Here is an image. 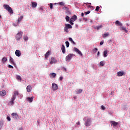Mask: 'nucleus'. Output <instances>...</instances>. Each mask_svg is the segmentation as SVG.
I'll use <instances>...</instances> for the list:
<instances>
[{
    "label": "nucleus",
    "instance_id": "nucleus-1",
    "mask_svg": "<svg viewBox=\"0 0 130 130\" xmlns=\"http://www.w3.org/2000/svg\"><path fill=\"white\" fill-rule=\"evenodd\" d=\"M23 35V31H19L15 36V39L17 41H20L22 39V36Z\"/></svg>",
    "mask_w": 130,
    "mask_h": 130
},
{
    "label": "nucleus",
    "instance_id": "nucleus-2",
    "mask_svg": "<svg viewBox=\"0 0 130 130\" xmlns=\"http://www.w3.org/2000/svg\"><path fill=\"white\" fill-rule=\"evenodd\" d=\"M3 7L6 11H8V12L10 13V14H13L14 13L13 9H12V8H11L10 6L8 5H4Z\"/></svg>",
    "mask_w": 130,
    "mask_h": 130
},
{
    "label": "nucleus",
    "instance_id": "nucleus-3",
    "mask_svg": "<svg viewBox=\"0 0 130 130\" xmlns=\"http://www.w3.org/2000/svg\"><path fill=\"white\" fill-rule=\"evenodd\" d=\"M91 122H92V120H91V118H87L86 121L85 123V126H90L91 125Z\"/></svg>",
    "mask_w": 130,
    "mask_h": 130
},
{
    "label": "nucleus",
    "instance_id": "nucleus-4",
    "mask_svg": "<svg viewBox=\"0 0 130 130\" xmlns=\"http://www.w3.org/2000/svg\"><path fill=\"white\" fill-rule=\"evenodd\" d=\"M58 89V86H57V84H56L55 83H52V90L53 91H56Z\"/></svg>",
    "mask_w": 130,
    "mask_h": 130
},
{
    "label": "nucleus",
    "instance_id": "nucleus-5",
    "mask_svg": "<svg viewBox=\"0 0 130 130\" xmlns=\"http://www.w3.org/2000/svg\"><path fill=\"white\" fill-rule=\"evenodd\" d=\"M57 60L53 57L51 58V60L50 61V64H53V63H56Z\"/></svg>",
    "mask_w": 130,
    "mask_h": 130
},
{
    "label": "nucleus",
    "instance_id": "nucleus-6",
    "mask_svg": "<svg viewBox=\"0 0 130 130\" xmlns=\"http://www.w3.org/2000/svg\"><path fill=\"white\" fill-rule=\"evenodd\" d=\"M73 55H74L73 54H69L68 56H67L66 57V61H68V60H71V59H72V57H73Z\"/></svg>",
    "mask_w": 130,
    "mask_h": 130
},
{
    "label": "nucleus",
    "instance_id": "nucleus-7",
    "mask_svg": "<svg viewBox=\"0 0 130 130\" xmlns=\"http://www.w3.org/2000/svg\"><path fill=\"white\" fill-rule=\"evenodd\" d=\"M11 116H12L14 119H18V118H19V115L17 113H13L11 114Z\"/></svg>",
    "mask_w": 130,
    "mask_h": 130
},
{
    "label": "nucleus",
    "instance_id": "nucleus-8",
    "mask_svg": "<svg viewBox=\"0 0 130 130\" xmlns=\"http://www.w3.org/2000/svg\"><path fill=\"white\" fill-rule=\"evenodd\" d=\"M74 51H75V52H77L78 54L81 55V56H83V54L82 53V52H81V51H80V50H79L78 48H74Z\"/></svg>",
    "mask_w": 130,
    "mask_h": 130
},
{
    "label": "nucleus",
    "instance_id": "nucleus-9",
    "mask_svg": "<svg viewBox=\"0 0 130 130\" xmlns=\"http://www.w3.org/2000/svg\"><path fill=\"white\" fill-rule=\"evenodd\" d=\"M16 100V99H15V98H13L11 99V101L9 102V106H11L12 105H14V102L15 101V100Z\"/></svg>",
    "mask_w": 130,
    "mask_h": 130
},
{
    "label": "nucleus",
    "instance_id": "nucleus-10",
    "mask_svg": "<svg viewBox=\"0 0 130 130\" xmlns=\"http://www.w3.org/2000/svg\"><path fill=\"white\" fill-rule=\"evenodd\" d=\"M15 54L16 56H18V57H19V56H21V51H20V50H16L15 51Z\"/></svg>",
    "mask_w": 130,
    "mask_h": 130
},
{
    "label": "nucleus",
    "instance_id": "nucleus-11",
    "mask_svg": "<svg viewBox=\"0 0 130 130\" xmlns=\"http://www.w3.org/2000/svg\"><path fill=\"white\" fill-rule=\"evenodd\" d=\"M9 61L13 64V66H16V63H15V61H14V59H13V57H10L9 58Z\"/></svg>",
    "mask_w": 130,
    "mask_h": 130
},
{
    "label": "nucleus",
    "instance_id": "nucleus-12",
    "mask_svg": "<svg viewBox=\"0 0 130 130\" xmlns=\"http://www.w3.org/2000/svg\"><path fill=\"white\" fill-rule=\"evenodd\" d=\"M77 17L76 15H74L71 19L70 20L72 21L73 22H75L76 20H77Z\"/></svg>",
    "mask_w": 130,
    "mask_h": 130
},
{
    "label": "nucleus",
    "instance_id": "nucleus-13",
    "mask_svg": "<svg viewBox=\"0 0 130 130\" xmlns=\"http://www.w3.org/2000/svg\"><path fill=\"white\" fill-rule=\"evenodd\" d=\"M61 49L62 53H66V47H64V45H62Z\"/></svg>",
    "mask_w": 130,
    "mask_h": 130
},
{
    "label": "nucleus",
    "instance_id": "nucleus-14",
    "mask_svg": "<svg viewBox=\"0 0 130 130\" xmlns=\"http://www.w3.org/2000/svg\"><path fill=\"white\" fill-rule=\"evenodd\" d=\"M27 92H31L32 91V87L30 85H28L26 87Z\"/></svg>",
    "mask_w": 130,
    "mask_h": 130
},
{
    "label": "nucleus",
    "instance_id": "nucleus-15",
    "mask_svg": "<svg viewBox=\"0 0 130 130\" xmlns=\"http://www.w3.org/2000/svg\"><path fill=\"white\" fill-rule=\"evenodd\" d=\"M18 95H19V92H18V91H15L14 92V94L12 98H15L16 99V97L18 96Z\"/></svg>",
    "mask_w": 130,
    "mask_h": 130
},
{
    "label": "nucleus",
    "instance_id": "nucleus-16",
    "mask_svg": "<svg viewBox=\"0 0 130 130\" xmlns=\"http://www.w3.org/2000/svg\"><path fill=\"white\" fill-rule=\"evenodd\" d=\"M6 95V90H2L0 91V96L4 97Z\"/></svg>",
    "mask_w": 130,
    "mask_h": 130
},
{
    "label": "nucleus",
    "instance_id": "nucleus-17",
    "mask_svg": "<svg viewBox=\"0 0 130 130\" xmlns=\"http://www.w3.org/2000/svg\"><path fill=\"white\" fill-rule=\"evenodd\" d=\"M123 75H124V73H123V72L119 71L117 72V76H118V77H122Z\"/></svg>",
    "mask_w": 130,
    "mask_h": 130
},
{
    "label": "nucleus",
    "instance_id": "nucleus-18",
    "mask_svg": "<svg viewBox=\"0 0 130 130\" xmlns=\"http://www.w3.org/2000/svg\"><path fill=\"white\" fill-rule=\"evenodd\" d=\"M33 99H34V97L33 96H31V98L28 97L27 98V101H28V102H29L30 103L33 102Z\"/></svg>",
    "mask_w": 130,
    "mask_h": 130
},
{
    "label": "nucleus",
    "instance_id": "nucleus-19",
    "mask_svg": "<svg viewBox=\"0 0 130 130\" xmlns=\"http://www.w3.org/2000/svg\"><path fill=\"white\" fill-rule=\"evenodd\" d=\"M49 55H50V52L48 51V52H46L45 55V58H46V59H47V58H48V57L49 56Z\"/></svg>",
    "mask_w": 130,
    "mask_h": 130
},
{
    "label": "nucleus",
    "instance_id": "nucleus-20",
    "mask_svg": "<svg viewBox=\"0 0 130 130\" xmlns=\"http://www.w3.org/2000/svg\"><path fill=\"white\" fill-rule=\"evenodd\" d=\"M24 18V17L23 16H21L18 19V23H17V25H19L20 22H21V21H22L23 20V18Z\"/></svg>",
    "mask_w": 130,
    "mask_h": 130
},
{
    "label": "nucleus",
    "instance_id": "nucleus-21",
    "mask_svg": "<svg viewBox=\"0 0 130 130\" xmlns=\"http://www.w3.org/2000/svg\"><path fill=\"white\" fill-rule=\"evenodd\" d=\"M31 7H32V8H36L37 7V3L32 2L31 3Z\"/></svg>",
    "mask_w": 130,
    "mask_h": 130
},
{
    "label": "nucleus",
    "instance_id": "nucleus-22",
    "mask_svg": "<svg viewBox=\"0 0 130 130\" xmlns=\"http://www.w3.org/2000/svg\"><path fill=\"white\" fill-rule=\"evenodd\" d=\"M115 25L118 26H122V24L120 22H119L118 20L116 21Z\"/></svg>",
    "mask_w": 130,
    "mask_h": 130
},
{
    "label": "nucleus",
    "instance_id": "nucleus-23",
    "mask_svg": "<svg viewBox=\"0 0 130 130\" xmlns=\"http://www.w3.org/2000/svg\"><path fill=\"white\" fill-rule=\"evenodd\" d=\"M111 123L113 125V126H116V125H117V124H118V123H117V122H115L114 121H112L111 122Z\"/></svg>",
    "mask_w": 130,
    "mask_h": 130
},
{
    "label": "nucleus",
    "instance_id": "nucleus-24",
    "mask_svg": "<svg viewBox=\"0 0 130 130\" xmlns=\"http://www.w3.org/2000/svg\"><path fill=\"white\" fill-rule=\"evenodd\" d=\"M53 5L54 6H55V5H58L57 3H55V4H52V3H50L49 4V6H50V8L51 9V10H52V9H53Z\"/></svg>",
    "mask_w": 130,
    "mask_h": 130
},
{
    "label": "nucleus",
    "instance_id": "nucleus-25",
    "mask_svg": "<svg viewBox=\"0 0 130 130\" xmlns=\"http://www.w3.org/2000/svg\"><path fill=\"white\" fill-rule=\"evenodd\" d=\"M65 27H67L68 29H72L73 28V26L70 24H65Z\"/></svg>",
    "mask_w": 130,
    "mask_h": 130
},
{
    "label": "nucleus",
    "instance_id": "nucleus-26",
    "mask_svg": "<svg viewBox=\"0 0 130 130\" xmlns=\"http://www.w3.org/2000/svg\"><path fill=\"white\" fill-rule=\"evenodd\" d=\"M50 78H54L55 77H56V74L52 73L50 74Z\"/></svg>",
    "mask_w": 130,
    "mask_h": 130
},
{
    "label": "nucleus",
    "instance_id": "nucleus-27",
    "mask_svg": "<svg viewBox=\"0 0 130 130\" xmlns=\"http://www.w3.org/2000/svg\"><path fill=\"white\" fill-rule=\"evenodd\" d=\"M121 29L122 30H123V31H124L125 33H127V32H128V31L126 29V28L123 26L121 27Z\"/></svg>",
    "mask_w": 130,
    "mask_h": 130
},
{
    "label": "nucleus",
    "instance_id": "nucleus-28",
    "mask_svg": "<svg viewBox=\"0 0 130 130\" xmlns=\"http://www.w3.org/2000/svg\"><path fill=\"white\" fill-rule=\"evenodd\" d=\"M107 50H106L104 51V57H107Z\"/></svg>",
    "mask_w": 130,
    "mask_h": 130
},
{
    "label": "nucleus",
    "instance_id": "nucleus-29",
    "mask_svg": "<svg viewBox=\"0 0 130 130\" xmlns=\"http://www.w3.org/2000/svg\"><path fill=\"white\" fill-rule=\"evenodd\" d=\"M102 28H103V25H102L100 26H96V30H100V29H102Z\"/></svg>",
    "mask_w": 130,
    "mask_h": 130
},
{
    "label": "nucleus",
    "instance_id": "nucleus-30",
    "mask_svg": "<svg viewBox=\"0 0 130 130\" xmlns=\"http://www.w3.org/2000/svg\"><path fill=\"white\" fill-rule=\"evenodd\" d=\"M109 36V32H107L106 34H104L103 38H105L106 37H107Z\"/></svg>",
    "mask_w": 130,
    "mask_h": 130
},
{
    "label": "nucleus",
    "instance_id": "nucleus-31",
    "mask_svg": "<svg viewBox=\"0 0 130 130\" xmlns=\"http://www.w3.org/2000/svg\"><path fill=\"white\" fill-rule=\"evenodd\" d=\"M16 78L17 80H20V81L22 80V78L19 75H16Z\"/></svg>",
    "mask_w": 130,
    "mask_h": 130
},
{
    "label": "nucleus",
    "instance_id": "nucleus-32",
    "mask_svg": "<svg viewBox=\"0 0 130 130\" xmlns=\"http://www.w3.org/2000/svg\"><path fill=\"white\" fill-rule=\"evenodd\" d=\"M69 41H71L72 43H73V44H76V43L73 40V39L72 38H69Z\"/></svg>",
    "mask_w": 130,
    "mask_h": 130
},
{
    "label": "nucleus",
    "instance_id": "nucleus-33",
    "mask_svg": "<svg viewBox=\"0 0 130 130\" xmlns=\"http://www.w3.org/2000/svg\"><path fill=\"white\" fill-rule=\"evenodd\" d=\"M64 31L67 33H69V28L65 26L64 28Z\"/></svg>",
    "mask_w": 130,
    "mask_h": 130
},
{
    "label": "nucleus",
    "instance_id": "nucleus-34",
    "mask_svg": "<svg viewBox=\"0 0 130 130\" xmlns=\"http://www.w3.org/2000/svg\"><path fill=\"white\" fill-rule=\"evenodd\" d=\"M28 37L27 36H23V40L25 41H27L28 40Z\"/></svg>",
    "mask_w": 130,
    "mask_h": 130
},
{
    "label": "nucleus",
    "instance_id": "nucleus-35",
    "mask_svg": "<svg viewBox=\"0 0 130 130\" xmlns=\"http://www.w3.org/2000/svg\"><path fill=\"white\" fill-rule=\"evenodd\" d=\"M7 60H8V59H7L6 57H3L2 59V61H3V62H6Z\"/></svg>",
    "mask_w": 130,
    "mask_h": 130
},
{
    "label": "nucleus",
    "instance_id": "nucleus-36",
    "mask_svg": "<svg viewBox=\"0 0 130 130\" xmlns=\"http://www.w3.org/2000/svg\"><path fill=\"white\" fill-rule=\"evenodd\" d=\"M100 64L101 67H103L105 64L104 62L103 61H101L100 62Z\"/></svg>",
    "mask_w": 130,
    "mask_h": 130
},
{
    "label": "nucleus",
    "instance_id": "nucleus-37",
    "mask_svg": "<svg viewBox=\"0 0 130 130\" xmlns=\"http://www.w3.org/2000/svg\"><path fill=\"white\" fill-rule=\"evenodd\" d=\"M87 6V8H93V7L91 6V3H86Z\"/></svg>",
    "mask_w": 130,
    "mask_h": 130
},
{
    "label": "nucleus",
    "instance_id": "nucleus-38",
    "mask_svg": "<svg viewBox=\"0 0 130 130\" xmlns=\"http://www.w3.org/2000/svg\"><path fill=\"white\" fill-rule=\"evenodd\" d=\"M66 20L67 22H69V21H70V17H69V16H66Z\"/></svg>",
    "mask_w": 130,
    "mask_h": 130
},
{
    "label": "nucleus",
    "instance_id": "nucleus-39",
    "mask_svg": "<svg viewBox=\"0 0 130 130\" xmlns=\"http://www.w3.org/2000/svg\"><path fill=\"white\" fill-rule=\"evenodd\" d=\"M100 9V7L97 6V7H96V9H95V11L96 12H99V9Z\"/></svg>",
    "mask_w": 130,
    "mask_h": 130
},
{
    "label": "nucleus",
    "instance_id": "nucleus-40",
    "mask_svg": "<svg viewBox=\"0 0 130 130\" xmlns=\"http://www.w3.org/2000/svg\"><path fill=\"white\" fill-rule=\"evenodd\" d=\"M76 92H77V94H80V93H82V89H79Z\"/></svg>",
    "mask_w": 130,
    "mask_h": 130
},
{
    "label": "nucleus",
    "instance_id": "nucleus-41",
    "mask_svg": "<svg viewBox=\"0 0 130 130\" xmlns=\"http://www.w3.org/2000/svg\"><path fill=\"white\" fill-rule=\"evenodd\" d=\"M66 46L67 47H69L70 46V43L68 41L66 42Z\"/></svg>",
    "mask_w": 130,
    "mask_h": 130
},
{
    "label": "nucleus",
    "instance_id": "nucleus-42",
    "mask_svg": "<svg viewBox=\"0 0 130 130\" xmlns=\"http://www.w3.org/2000/svg\"><path fill=\"white\" fill-rule=\"evenodd\" d=\"M101 109H102V110H105V109H106V108H105V106H103V105L101 106Z\"/></svg>",
    "mask_w": 130,
    "mask_h": 130
},
{
    "label": "nucleus",
    "instance_id": "nucleus-43",
    "mask_svg": "<svg viewBox=\"0 0 130 130\" xmlns=\"http://www.w3.org/2000/svg\"><path fill=\"white\" fill-rule=\"evenodd\" d=\"M90 13H91V11H88L86 12H84V14H85V15H89V14H90Z\"/></svg>",
    "mask_w": 130,
    "mask_h": 130
},
{
    "label": "nucleus",
    "instance_id": "nucleus-44",
    "mask_svg": "<svg viewBox=\"0 0 130 130\" xmlns=\"http://www.w3.org/2000/svg\"><path fill=\"white\" fill-rule=\"evenodd\" d=\"M93 51H94V52H97V51H98V49L97 48H95L93 49Z\"/></svg>",
    "mask_w": 130,
    "mask_h": 130
},
{
    "label": "nucleus",
    "instance_id": "nucleus-45",
    "mask_svg": "<svg viewBox=\"0 0 130 130\" xmlns=\"http://www.w3.org/2000/svg\"><path fill=\"white\" fill-rule=\"evenodd\" d=\"M8 68L9 69H14V67L12 66L11 65H8Z\"/></svg>",
    "mask_w": 130,
    "mask_h": 130
},
{
    "label": "nucleus",
    "instance_id": "nucleus-46",
    "mask_svg": "<svg viewBox=\"0 0 130 130\" xmlns=\"http://www.w3.org/2000/svg\"><path fill=\"white\" fill-rule=\"evenodd\" d=\"M7 119L8 120V121H11V117H10L9 116H7Z\"/></svg>",
    "mask_w": 130,
    "mask_h": 130
},
{
    "label": "nucleus",
    "instance_id": "nucleus-47",
    "mask_svg": "<svg viewBox=\"0 0 130 130\" xmlns=\"http://www.w3.org/2000/svg\"><path fill=\"white\" fill-rule=\"evenodd\" d=\"M104 43V41H102L100 42V45H103Z\"/></svg>",
    "mask_w": 130,
    "mask_h": 130
},
{
    "label": "nucleus",
    "instance_id": "nucleus-48",
    "mask_svg": "<svg viewBox=\"0 0 130 130\" xmlns=\"http://www.w3.org/2000/svg\"><path fill=\"white\" fill-rule=\"evenodd\" d=\"M3 123L2 122H0V128L3 127Z\"/></svg>",
    "mask_w": 130,
    "mask_h": 130
},
{
    "label": "nucleus",
    "instance_id": "nucleus-49",
    "mask_svg": "<svg viewBox=\"0 0 130 130\" xmlns=\"http://www.w3.org/2000/svg\"><path fill=\"white\" fill-rule=\"evenodd\" d=\"M63 9H64V10H66V11H68V10H69V8H68V7L64 6Z\"/></svg>",
    "mask_w": 130,
    "mask_h": 130
},
{
    "label": "nucleus",
    "instance_id": "nucleus-50",
    "mask_svg": "<svg viewBox=\"0 0 130 130\" xmlns=\"http://www.w3.org/2000/svg\"><path fill=\"white\" fill-rule=\"evenodd\" d=\"M74 21H72V20H70V23L71 24V25H74V22H73Z\"/></svg>",
    "mask_w": 130,
    "mask_h": 130
},
{
    "label": "nucleus",
    "instance_id": "nucleus-51",
    "mask_svg": "<svg viewBox=\"0 0 130 130\" xmlns=\"http://www.w3.org/2000/svg\"><path fill=\"white\" fill-rule=\"evenodd\" d=\"M59 5H60V6H63V5H64L63 2L59 3Z\"/></svg>",
    "mask_w": 130,
    "mask_h": 130
},
{
    "label": "nucleus",
    "instance_id": "nucleus-52",
    "mask_svg": "<svg viewBox=\"0 0 130 130\" xmlns=\"http://www.w3.org/2000/svg\"><path fill=\"white\" fill-rule=\"evenodd\" d=\"M62 79H63V77H60V78H59V80L60 81H62Z\"/></svg>",
    "mask_w": 130,
    "mask_h": 130
},
{
    "label": "nucleus",
    "instance_id": "nucleus-53",
    "mask_svg": "<svg viewBox=\"0 0 130 130\" xmlns=\"http://www.w3.org/2000/svg\"><path fill=\"white\" fill-rule=\"evenodd\" d=\"M92 27H93V29H97V26H96L95 25H93Z\"/></svg>",
    "mask_w": 130,
    "mask_h": 130
},
{
    "label": "nucleus",
    "instance_id": "nucleus-54",
    "mask_svg": "<svg viewBox=\"0 0 130 130\" xmlns=\"http://www.w3.org/2000/svg\"><path fill=\"white\" fill-rule=\"evenodd\" d=\"M99 55H100V52L99 51L97 53V56H99Z\"/></svg>",
    "mask_w": 130,
    "mask_h": 130
},
{
    "label": "nucleus",
    "instance_id": "nucleus-55",
    "mask_svg": "<svg viewBox=\"0 0 130 130\" xmlns=\"http://www.w3.org/2000/svg\"><path fill=\"white\" fill-rule=\"evenodd\" d=\"M77 124H78V125H80L81 124V123L80 122V121H78L77 123H76Z\"/></svg>",
    "mask_w": 130,
    "mask_h": 130
},
{
    "label": "nucleus",
    "instance_id": "nucleus-56",
    "mask_svg": "<svg viewBox=\"0 0 130 130\" xmlns=\"http://www.w3.org/2000/svg\"><path fill=\"white\" fill-rule=\"evenodd\" d=\"M81 16L82 17H84V13H81Z\"/></svg>",
    "mask_w": 130,
    "mask_h": 130
},
{
    "label": "nucleus",
    "instance_id": "nucleus-57",
    "mask_svg": "<svg viewBox=\"0 0 130 130\" xmlns=\"http://www.w3.org/2000/svg\"><path fill=\"white\" fill-rule=\"evenodd\" d=\"M18 130H23V128L22 127H19Z\"/></svg>",
    "mask_w": 130,
    "mask_h": 130
},
{
    "label": "nucleus",
    "instance_id": "nucleus-58",
    "mask_svg": "<svg viewBox=\"0 0 130 130\" xmlns=\"http://www.w3.org/2000/svg\"><path fill=\"white\" fill-rule=\"evenodd\" d=\"M13 25H14L15 27H16V26H17V25H16V24H15V23H13Z\"/></svg>",
    "mask_w": 130,
    "mask_h": 130
},
{
    "label": "nucleus",
    "instance_id": "nucleus-59",
    "mask_svg": "<svg viewBox=\"0 0 130 130\" xmlns=\"http://www.w3.org/2000/svg\"><path fill=\"white\" fill-rule=\"evenodd\" d=\"M84 19L85 20V21H87V18H85Z\"/></svg>",
    "mask_w": 130,
    "mask_h": 130
},
{
    "label": "nucleus",
    "instance_id": "nucleus-60",
    "mask_svg": "<svg viewBox=\"0 0 130 130\" xmlns=\"http://www.w3.org/2000/svg\"><path fill=\"white\" fill-rule=\"evenodd\" d=\"M0 18H2V16L1 15H0Z\"/></svg>",
    "mask_w": 130,
    "mask_h": 130
}]
</instances>
